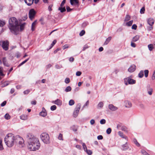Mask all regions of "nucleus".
I'll list each match as a JSON object with an SVG mask.
<instances>
[{"label":"nucleus","mask_w":155,"mask_h":155,"mask_svg":"<svg viewBox=\"0 0 155 155\" xmlns=\"http://www.w3.org/2000/svg\"><path fill=\"white\" fill-rule=\"evenodd\" d=\"M4 139L6 144L8 147H12L14 143H18L20 147H22L25 146L23 139L18 135L15 136L12 134H8L5 136Z\"/></svg>","instance_id":"obj_1"},{"label":"nucleus","mask_w":155,"mask_h":155,"mask_svg":"<svg viewBox=\"0 0 155 155\" xmlns=\"http://www.w3.org/2000/svg\"><path fill=\"white\" fill-rule=\"evenodd\" d=\"M28 141V147L31 150L35 151L40 148V144L38 138L31 134H28L26 136Z\"/></svg>","instance_id":"obj_2"},{"label":"nucleus","mask_w":155,"mask_h":155,"mask_svg":"<svg viewBox=\"0 0 155 155\" xmlns=\"http://www.w3.org/2000/svg\"><path fill=\"white\" fill-rule=\"evenodd\" d=\"M8 28L12 33L17 35L19 29V25L15 17H12L9 19Z\"/></svg>","instance_id":"obj_3"},{"label":"nucleus","mask_w":155,"mask_h":155,"mask_svg":"<svg viewBox=\"0 0 155 155\" xmlns=\"http://www.w3.org/2000/svg\"><path fill=\"white\" fill-rule=\"evenodd\" d=\"M40 137L41 140L45 143L48 144L50 143V137L47 134L43 133L41 134Z\"/></svg>","instance_id":"obj_4"},{"label":"nucleus","mask_w":155,"mask_h":155,"mask_svg":"<svg viewBox=\"0 0 155 155\" xmlns=\"http://www.w3.org/2000/svg\"><path fill=\"white\" fill-rule=\"evenodd\" d=\"M124 82L126 85H127L129 84H133L136 83V81L131 79L130 77L125 78L124 79Z\"/></svg>","instance_id":"obj_5"},{"label":"nucleus","mask_w":155,"mask_h":155,"mask_svg":"<svg viewBox=\"0 0 155 155\" xmlns=\"http://www.w3.org/2000/svg\"><path fill=\"white\" fill-rule=\"evenodd\" d=\"M81 107V104H78L75 108L73 112V116L74 117H77L79 113Z\"/></svg>","instance_id":"obj_6"},{"label":"nucleus","mask_w":155,"mask_h":155,"mask_svg":"<svg viewBox=\"0 0 155 155\" xmlns=\"http://www.w3.org/2000/svg\"><path fill=\"white\" fill-rule=\"evenodd\" d=\"M36 12L34 9H31L29 12V17L31 20H32L35 18Z\"/></svg>","instance_id":"obj_7"},{"label":"nucleus","mask_w":155,"mask_h":155,"mask_svg":"<svg viewBox=\"0 0 155 155\" xmlns=\"http://www.w3.org/2000/svg\"><path fill=\"white\" fill-rule=\"evenodd\" d=\"M8 42L7 41H4L2 42V47L5 50H7L8 49Z\"/></svg>","instance_id":"obj_8"},{"label":"nucleus","mask_w":155,"mask_h":155,"mask_svg":"<svg viewBox=\"0 0 155 155\" xmlns=\"http://www.w3.org/2000/svg\"><path fill=\"white\" fill-rule=\"evenodd\" d=\"M127 142L125 144H123L122 146L121 149L123 150H126L129 149L130 150H131V148L127 145Z\"/></svg>","instance_id":"obj_9"},{"label":"nucleus","mask_w":155,"mask_h":155,"mask_svg":"<svg viewBox=\"0 0 155 155\" xmlns=\"http://www.w3.org/2000/svg\"><path fill=\"white\" fill-rule=\"evenodd\" d=\"M124 105L127 108H130L132 107V104L129 101L126 100L124 102Z\"/></svg>","instance_id":"obj_10"},{"label":"nucleus","mask_w":155,"mask_h":155,"mask_svg":"<svg viewBox=\"0 0 155 155\" xmlns=\"http://www.w3.org/2000/svg\"><path fill=\"white\" fill-rule=\"evenodd\" d=\"M70 3L72 5H76L78 7L79 6L78 0H70Z\"/></svg>","instance_id":"obj_11"},{"label":"nucleus","mask_w":155,"mask_h":155,"mask_svg":"<svg viewBox=\"0 0 155 155\" xmlns=\"http://www.w3.org/2000/svg\"><path fill=\"white\" fill-rule=\"evenodd\" d=\"M108 108L109 109L112 111H115L118 109V107L114 106L112 104H110L108 105Z\"/></svg>","instance_id":"obj_12"},{"label":"nucleus","mask_w":155,"mask_h":155,"mask_svg":"<svg viewBox=\"0 0 155 155\" xmlns=\"http://www.w3.org/2000/svg\"><path fill=\"white\" fill-rule=\"evenodd\" d=\"M147 22L150 26H153L154 22V19L150 18L147 19Z\"/></svg>","instance_id":"obj_13"},{"label":"nucleus","mask_w":155,"mask_h":155,"mask_svg":"<svg viewBox=\"0 0 155 155\" xmlns=\"http://www.w3.org/2000/svg\"><path fill=\"white\" fill-rule=\"evenodd\" d=\"M136 69V66L134 64L131 65L128 69V71L130 72H132L134 71Z\"/></svg>","instance_id":"obj_14"},{"label":"nucleus","mask_w":155,"mask_h":155,"mask_svg":"<svg viewBox=\"0 0 155 155\" xmlns=\"http://www.w3.org/2000/svg\"><path fill=\"white\" fill-rule=\"evenodd\" d=\"M40 115L43 117H45L47 115V113L44 107H43L42 111L39 114Z\"/></svg>","instance_id":"obj_15"},{"label":"nucleus","mask_w":155,"mask_h":155,"mask_svg":"<svg viewBox=\"0 0 155 155\" xmlns=\"http://www.w3.org/2000/svg\"><path fill=\"white\" fill-rule=\"evenodd\" d=\"M52 103L58 105H61L62 104V101L59 99H57L54 101H52Z\"/></svg>","instance_id":"obj_16"},{"label":"nucleus","mask_w":155,"mask_h":155,"mask_svg":"<svg viewBox=\"0 0 155 155\" xmlns=\"http://www.w3.org/2000/svg\"><path fill=\"white\" fill-rule=\"evenodd\" d=\"M26 4L28 6L31 5L33 3L34 0H24Z\"/></svg>","instance_id":"obj_17"},{"label":"nucleus","mask_w":155,"mask_h":155,"mask_svg":"<svg viewBox=\"0 0 155 155\" xmlns=\"http://www.w3.org/2000/svg\"><path fill=\"white\" fill-rule=\"evenodd\" d=\"M118 134L119 135V136H120L121 137H122L123 138H124L125 139L127 140H127H128L127 137L126 136H125L124 135V134L121 131H119L118 132Z\"/></svg>","instance_id":"obj_18"},{"label":"nucleus","mask_w":155,"mask_h":155,"mask_svg":"<svg viewBox=\"0 0 155 155\" xmlns=\"http://www.w3.org/2000/svg\"><path fill=\"white\" fill-rule=\"evenodd\" d=\"M2 61L3 63V64L4 65L8 67L9 66V64L8 63L6 58H3L2 59Z\"/></svg>","instance_id":"obj_19"},{"label":"nucleus","mask_w":155,"mask_h":155,"mask_svg":"<svg viewBox=\"0 0 155 155\" xmlns=\"http://www.w3.org/2000/svg\"><path fill=\"white\" fill-rule=\"evenodd\" d=\"M37 21H35L33 22L31 25V30L32 31H34L35 29V25L36 24Z\"/></svg>","instance_id":"obj_20"},{"label":"nucleus","mask_w":155,"mask_h":155,"mask_svg":"<svg viewBox=\"0 0 155 155\" xmlns=\"http://www.w3.org/2000/svg\"><path fill=\"white\" fill-rule=\"evenodd\" d=\"M20 118L22 120H25L27 119L28 116L26 115H22L20 116Z\"/></svg>","instance_id":"obj_21"},{"label":"nucleus","mask_w":155,"mask_h":155,"mask_svg":"<svg viewBox=\"0 0 155 155\" xmlns=\"http://www.w3.org/2000/svg\"><path fill=\"white\" fill-rule=\"evenodd\" d=\"M111 39V37H109L108 38H107L105 42L104 43V45H107L110 41Z\"/></svg>","instance_id":"obj_22"},{"label":"nucleus","mask_w":155,"mask_h":155,"mask_svg":"<svg viewBox=\"0 0 155 155\" xmlns=\"http://www.w3.org/2000/svg\"><path fill=\"white\" fill-rule=\"evenodd\" d=\"M148 47L149 50L150 51H151L154 48V46L153 44H150L148 45Z\"/></svg>","instance_id":"obj_23"},{"label":"nucleus","mask_w":155,"mask_h":155,"mask_svg":"<svg viewBox=\"0 0 155 155\" xmlns=\"http://www.w3.org/2000/svg\"><path fill=\"white\" fill-rule=\"evenodd\" d=\"M139 38V36L138 35H136L132 39V41L133 42H136L137 41Z\"/></svg>","instance_id":"obj_24"},{"label":"nucleus","mask_w":155,"mask_h":155,"mask_svg":"<svg viewBox=\"0 0 155 155\" xmlns=\"http://www.w3.org/2000/svg\"><path fill=\"white\" fill-rule=\"evenodd\" d=\"M58 10L60 11L61 13H63L66 11V9L65 7H60L58 8Z\"/></svg>","instance_id":"obj_25"},{"label":"nucleus","mask_w":155,"mask_h":155,"mask_svg":"<svg viewBox=\"0 0 155 155\" xmlns=\"http://www.w3.org/2000/svg\"><path fill=\"white\" fill-rule=\"evenodd\" d=\"M11 81H7L3 82L2 85V87H5L8 85Z\"/></svg>","instance_id":"obj_26"},{"label":"nucleus","mask_w":155,"mask_h":155,"mask_svg":"<svg viewBox=\"0 0 155 155\" xmlns=\"http://www.w3.org/2000/svg\"><path fill=\"white\" fill-rule=\"evenodd\" d=\"M130 16L128 15H127L126 16L124 21H128L130 20Z\"/></svg>","instance_id":"obj_27"},{"label":"nucleus","mask_w":155,"mask_h":155,"mask_svg":"<svg viewBox=\"0 0 155 155\" xmlns=\"http://www.w3.org/2000/svg\"><path fill=\"white\" fill-rule=\"evenodd\" d=\"M29 59V58H28L27 59L25 60L24 61L22 62L18 66V67H20L25 63Z\"/></svg>","instance_id":"obj_28"},{"label":"nucleus","mask_w":155,"mask_h":155,"mask_svg":"<svg viewBox=\"0 0 155 155\" xmlns=\"http://www.w3.org/2000/svg\"><path fill=\"white\" fill-rule=\"evenodd\" d=\"M143 71H141L138 74V76L140 78H142L143 76Z\"/></svg>","instance_id":"obj_29"},{"label":"nucleus","mask_w":155,"mask_h":155,"mask_svg":"<svg viewBox=\"0 0 155 155\" xmlns=\"http://www.w3.org/2000/svg\"><path fill=\"white\" fill-rule=\"evenodd\" d=\"M133 22V20L130 21L126 23V25L127 26H130L132 24Z\"/></svg>","instance_id":"obj_30"},{"label":"nucleus","mask_w":155,"mask_h":155,"mask_svg":"<svg viewBox=\"0 0 155 155\" xmlns=\"http://www.w3.org/2000/svg\"><path fill=\"white\" fill-rule=\"evenodd\" d=\"M103 106V103L102 102H100L98 104L97 107L98 108H101Z\"/></svg>","instance_id":"obj_31"},{"label":"nucleus","mask_w":155,"mask_h":155,"mask_svg":"<svg viewBox=\"0 0 155 155\" xmlns=\"http://www.w3.org/2000/svg\"><path fill=\"white\" fill-rule=\"evenodd\" d=\"M71 87L70 86H68L66 87L65 90V91L66 92H68L71 91Z\"/></svg>","instance_id":"obj_32"},{"label":"nucleus","mask_w":155,"mask_h":155,"mask_svg":"<svg viewBox=\"0 0 155 155\" xmlns=\"http://www.w3.org/2000/svg\"><path fill=\"white\" fill-rule=\"evenodd\" d=\"M5 24V22L4 21L0 20V26L2 27Z\"/></svg>","instance_id":"obj_33"},{"label":"nucleus","mask_w":155,"mask_h":155,"mask_svg":"<svg viewBox=\"0 0 155 155\" xmlns=\"http://www.w3.org/2000/svg\"><path fill=\"white\" fill-rule=\"evenodd\" d=\"M2 142V140L0 137V150H2L3 149V147Z\"/></svg>","instance_id":"obj_34"},{"label":"nucleus","mask_w":155,"mask_h":155,"mask_svg":"<svg viewBox=\"0 0 155 155\" xmlns=\"http://www.w3.org/2000/svg\"><path fill=\"white\" fill-rule=\"evenodd\" d=\"M74 101L73 100H71L69 102V104L70 106H72L74 105Z\"/></svg>","instance_id":"obj_35"},{"label":"nucleus","mask_w":155,"mask_h":155,"mask_svg":"<svg viewBox=\"0 0 155 155\" xmlns=\"http://www.w3.org/2000/svg\"><path fill=\"white\" fill-rule=\"evenodd\" d=\"M0 75L2 76H4L5 74L3 73V68L0 67Z\"/></svg>","instance_id":"obj_36"},{"label":"nucleus","mask_w":155,"mask_h":155,"mask_svg":"<svg viewBox=\"0 0 155 155\" xmlns=\"http://www.w3.org/2000/svg\"><path fill=\"white\" fill-rule=\"evenodd\" d=\"M121 129L122 130L126 132H127V128L125 126H122V127H121Z\"/></svg>","instance_id":"obj_37"},{"label":"nucleus","mask_w":155,"mask_h":155,"mask_svg":"<svg viewBox=\"0 0 155 155\" xmlns=\"http://www.w3.org/2000/svg\"><path fill=\"white\" fill-rule=\"evenodd\" d=\"M87 154L89 155H91L92 154V152L91 150H88L87 149H86L85 151Z\"/></svg>","instance_id":"obj_38"},{"label":"nucleus","mask_w":155,"mask_h":155,"mask_svg":"<svg viewBox=\"0 0 155 155\" xmlns=\"http://www.w3.org/2000/svg\"><path fill=\"white\" fill-rule=\"evenodd\" d=\"M25 25V23H24L21 24L20 26L19 25V28H20V29L21 31L22 30L24 29Z\"/></svg>","instance_id":"obj_39"},{"label":"nucleus","mask_w":155,"mask_h":155,"mask_svg":"<svg viewBox=\"0 0 155 155\" xmlns=\"http://www.w3.org/2000/svg\"><path fill=\"white\" fill-rule=\"evenodd\" d=\"M148 73L149 71L148 70H146L144 71V75L145 77L147 78L148 77Z\"/></svg>","instance_id":"obj_40"},{"label":"nucleus","mask_w":155,"mask_h":155,"mask_svg":"<svg viewBox=\"0 0 155 155\" xmlns=\"http://www.w3.org/2000/svg\"><path fill=\"white\" fill-rule=\"evenodd\" d=\"M5 118L6 119L8 120L10 118V116L8 114H6L5 116Z\"/></svg>","instance_id":"obj_41"},{"label":"nucleus","mask_w":155,"mask_h":155,"mask_svg":"<svg viewBox=\"0 0 155 155\" xmlns=\"http://www.w3.org/2000/svg\"><path fill=\"white\" fill-rule=\"evenodd\" d=\"M58 138L59 140H63V138L62 134H60L58 136Z\"/></svg>","instance_id":"obj_42"},{"label":"nucleus","mask_w":155,"mask_h":155,"mask_svg":"<svg viewBox=\"0 0 155 155\" xmlns=\"http://www.w3.org/2000/svg\"><path fill=\"white\" fill-rule=\"evenodd\" d=\"M56 106L55 105H54L51 107L50 109L51 110H54L56 109Z\"/></svg>","instance_id":"obj_43"},{"label":"nucleus","mask_w":155,"mask_h":155,"mask_svg":"<svg viewBox=\"0 0 155 155\" xmlns=\"http://www.w3.org/2000/svg\"><path fill=\"white\" fill-rule=\"evenodd\" d=\"M70 79L68 78H67L65 80L64 82L66 84H68L70 82Z\"/></svg>","instance_id":"obj_44"},{"label":"nucleus","mask_w":155,"mask_h":155,"mask_svg":"<svg viewBox=\"0 0 155 155\" xmlns=\"http://www.w3.org/2000/svg\"><path fill=\"white\" fill-rule=\"evenodd\" d=\"M85 33V31L84 30H82L79 34V35L81 36H82Z\"/></svg>","instance_id":"obj_45"},{"label":"nucleus","mask_w":155,"mask_h":155,"mask_svg":"<svg viewBox=\"0 0 155 155\" xmlns=\"http://www.w3.org/2000/svg\"><path fill=\"white\" fill-rule=\"evenodd\" d=\"M111 131V129L110 128H108L107 130H106V132L107 134H110Z\"/></svg>","instance_id":"obj_46"},{"label":"nucleus","mask_w":155,"mask_h":155,"mask_svg":"<svg viewBox=\"0 0 155 155\" xmlns=\"http://www.w3.org/2000/svg\"><path fill=\"white\" fill-rule=\"evenodd\" d=\"M134 142L135 144L138 147H139L140 146V144L137 142V140L136 139H134Z\"/></svg>","instance_id":"obj_47"},{"label":"nucleus","mask_w":155,"mask_h":155,"mask_svg":"<svg viewBox=\"0 0 155 155\" xmlns=\"http://www.w3.org/2000/svg\"><path fill=\"white\" fill-rule=\"evenodd\" d=\"M105 123L106 120L104 119H102L100 121V123L101 124H104Z\"/></svg>","instance_id":"obj_48"},{"label":"nucleus","mask_w":155,"mask_h":155,"mask_svg":"<svg viewBox=\"0 0 155 155\" xmlns=\"http://www.w3.org/2000/svg\"><path fill=\"white\" fill-rule=\"evenodd\" d=\"M145 11V8L144 7H142L140 10V12L141 14H143Z\"/></svg>","instance_id":"obj_49"},{"label":"nucleus","mask_w":155,"mask_h":155,"mask_svg":"<svg viewBox=\"0 0 155 155\" xmlns=\"http://www.w3.org/2000/svg\"><path fill=\"white\" fill-rule=\"evenodd\" d=\"M71 129L74 132L77 131V129L76 128L75 126H73L71 127Z\"/></svg>","instance_id":"obj_50"},{"label":"nucleus","mask_w":155,"mask_h":155,"mask_svg":"<svg viewBox=\"0 0 155 155\" xmlns=\"http://www.w3.org/2000/svg\"><path fill=\"white\" fill-rule=\"evenodd\" d=\"M56 42H57L56 40H54L53 41L52 43L51 44V46L50 48H51L56 44Z\"/></svg>","instance_id":"obj_51"},{"label":"nucleus","mask_w":155,"mask_h":155,"mask_svg":"<svg viewBox=\"0 0 155 155\" xmlns=\"http://www.w3.org/2000/svg\"><path fill=\"white\" fill-rule=\"evenodd\" d=\"M82 146L84 150L85 151L86 149H87V148L85 144L84 143H83Z\"/></svg>","instance_id":"obj_52"},{"label":"nucleus","mask_w":155,"mask_h":155,"mask_svg":"<svg viewBox=\"0 0 155 155\" xmlns=\"http://www.w3.org/2000/svg\"><path fill=\"white\" fill-rule=\"evenodd\" d=\"M95 123V120L94 119H91L90 121V123L92 125H93Z\"/></svg>","instance_id":"obj_53"},{"label":"nucleus","mask_w":155,"mask_h":155,"mask_svg":"<svg viewBox=\"0 0 155 155\" xmlns=\"http://www.w3.org/2000/svg\"><path fill=\"white\" fill-rule=\"evenodd\" d=\"M69 46L68 45L66 44L63 46V48L64 50L68 48Z\"/></svg>","instance_id":"obj_54"},{"label":"nucleus","mask_w":155,"mask_h":155,"mask_svg":"<svg viewBox=\"0 0 155 155\" xmlns=\"http://www.w3.org/2000/svg\"><path fill=\"white\" fill-rule=\"evenodd\" d=\"M30 92V90H27L26 91H24L23 93L24 94H28V93Z\"/></svg>","instance_id":"obj_55"},{"label":"nucleus","mask_w":155,"mask_h":155,"mask_svg":"<svg viewBox=\"0 0 155 155\" xmlns=\"http://www.w3.org/2000/svg\"><path fill=\"white\" fill-rule=\"evenodd\" d=\"M65 1H66V0H63L62 1V2H61V5H60L61 7H63V6L64 4L65 3Z\"/></svg>","instance_id":"obj_56"},{"label":"nucleus","mask_w":155,"mask_h":155,"mask_svg":"<svg viewBox=\"0 0 155 155\" xmlns=\"http://www.w3.org/2000/svg\"><path fill=\"white\" fill-rule=\"evenodd\" d=\"M81 74V71H77L76 73V75L77 76H80Z\"/></svg>","instance_id":"obj_57"},{"label":"nucleus","mask_w":155,"mask_h":155,"mask_svg":"<svg viewBox=\"0 0 155 155\" xmlns=\"http://www.w3.org/2000/svg\"><path fill=\"white\" fill-rule=\"evenodd\" d=\"M137 28V26L136 25L134 24L133 25L132 27V29H134V30L136 29Z\"/></svg>","instance_id":"obj_58"},{"label":"nucleus","mask_w":155,"mask_h":155,"mask_svg":"<svg viewBox=\"0 0 155 155\" xmlns=\"http://www.w3.org/2000/svg\"><path fill=\"white\" fill-rule=\"evenodd\" d=\"M97 138L99 140H102L103 139V137L102 135H99L97 136Z\"/></svg>","instance_id":"obj_59"},{"label":"nucleus","mask_w":155,"mask_h":155,"mask_svg":"<svg viewBox=\"0 0 155 155\" xmlns=\"http://www.w3.org/2000/svg\"><path fill=\"white\" fill-rule=\"evenodd\" d=\"M152 89L150 88L149 91H148V93L150 95H151L152 94Z\"/></svg>","instance_id":"obj_60"},{"label":"nucleus","mask_w":155,"mask_h":155,"mask_svg":"<svg viewBox=\"0 0 155 155\" xmlns=\"http://www.w3.org/2000/svg\"><path fill=\"white\" fill-rule=\"evenodd\" d=\"M6 104V102L5 101H3L1 104V106L2 107H3L5 106Z\"/></svg>","instance_id":"obj_61"},{"label":"nucleus","mask_w":155,"mask_h":155,"mask_svg":"<svg viewBox=\"0 0 155 155\" xmlns=\"http://www.w3.org/2000/svg\"><path fill=\"white\" fill-rule=\"evenodd\" d=\"M151 78L153 80L155 79V70L154 71V73L152 76Z\"/></svg>","instance_id":"obj_62"},{"label":"nucleus","mask_w":155,"mask_h":155,"mask_svg":"<svg viewBox=\"0 0 155 155\" xmlns=\"http://www.w3.org/2000/svg\"><path fill=\"white\" fill-rule=\"evenodd\" d=\"M88 48V45H86L84 46V47H83V51L85 50L86 49Z\"/></svg>","instance_id":"obj_63"},{"label":"nucleus","mask_w":155,"mask_h":155,"mask_svg":"<svg viewBox=\"0 0 155 155\" xmlns=\"http://www.w3.org/2000/svg\"><path fill=\"white\" fill-rule=\"evenodd\" d=\"M66 9L67 10V11L68 12H70L72 10V9L70 8L69 6H67L66 7Z\"/></svg>","instance_id":"obj_64"}]
</instances>
